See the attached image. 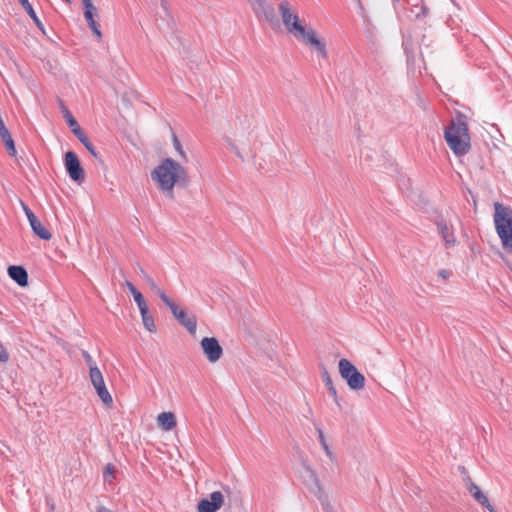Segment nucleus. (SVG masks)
<instances>
[{
    "label": "nucleus",
    "mask_w": 512,
    "mask_h": 512,
    "mask_svg": "<svg viewBox=\"0 0 512 512\" xmlns=\"http://www.w3.org/2000/svg\"><path fill=\"white\" fill-rule=\"evenodd\" d=\"M158 188L170 198L174 197V186H186L189 182L186 169L172 158H165L151 172Z\"/></svg>",
    "instance_id": "obj_1"
},
{
    "label": "nucleus",
    "mask_w": 512,
    "mask_h": 512,
    "mask_svg": "<svg viewBox=\"0 0 512 512\" xmlns=\"http://www.w3.org/2000/svg\"><path fill=\"white\" fill-rule=\"evenodd\" d=\"M493 221L502 248L512 254V208L499 202L494 203Z\"/></svg>",
    "instance_id": "obj_2"
},
{
    "label": "nucleus",
    "mask_w": 512,
    "mask_h": 512,
    "mask_svg": "<svg viewBox=\"0 0 512 512\" xmlns=\"http://www.w3.org/2000/svg\"><path fill=\"white\" fill-rule=\"evenodd\" d=\"M339 373L341 377L346 380L347 385L351 390H361L365 386V377L360 373L357 368L346 358L339 360Z\"/></svg>",
    "instance_id": "obj_3"
},
{
    "label": "nucleus",
    "mask_w": 512,
    "mask_h": 512,
    "mask_svg": "<svg viewBox=\"0 0 512 512\" xmlns=\"http://www.w3.org/2000/svg\"><path fill=\"white\" fill-rule=\"evenodd\" d=\"M279 12L281 14L283 24L288 32L301 37L306 34L307 30L300 24L298 15L291 11L290 3L288 1H282L280 3Z\"/></svg>",
    "instance_id": "obj_4"
},
{
    "label": "nucleus",
    "mask_w": 512,
    "mask_h": 512,
    "mask_svg": "<svg viewBox=\"0 0 512 512\" xmlns=\"http://www.w3.org/2000/svg\"><path fill=\"white\" fill-rule=\"evenodd\" d=\"M444 138L449 148L458 157L466 155L471 149L470 136H454L450 131H444Z\"/></svg>",
    "instance_id": "obj_5"
},
{
    "label": "nucleus",
    "mask_w": 512,
    "mask_h": 512,
    "mask_svg": "<svg viewBox=\"0 0 512 512\" xmlns=\"http://www.w3.org/2000/svg\"><path fill=\"white\" fill-rule=\"evenodd\" d=\"M64 164L69 177L78 183H82L85 179L84 169L82 168L78 156L73 151L65 154Z\"/></svg>",
    "instance_id": "obj_6"
},
{
    "label": "nucleus",
    "mask_w": 512,
    "mask_h": 512,
    "mask_svg": "<svg viewBox=\"0 0 512 512\" xmlns=\"http://www.w3.org/2000/svg\"><path fill=\"white\" fill-rule=\"evenodd\" d=\"M202 351L209 362H217L223 355V348L215 337H204L200 342Z\"/></svg>",
    "instance_id": "obj_7"
},
{
    "label": "nucleus",
    "mask_w": 512,
    "mask_h": 512,
    "mask_svg": "<svg viewBox=\"0 0 512 512\" xmlns=\"http://www.w3.org/2000/svg\"><path fill=\"white\" fill-rule=\"evenodd\" d=\"M224 504V496L220 491H214L209 498L201 499L197 504L198 512H217Z\"/></svg>",
    "instance_id": "obj_8"
},
{
    "label": "nucleus",
    "mask_w": 512,
    "mask_h": 512,
    "mask_svg": "<svg viewBox=\"0 0 512 512\" xmlns=\"http://www.w3.org/2000/svg\"><path fill=\"white\" fill-rule=\"evenodd\" d=\"M435 224L439 234L445 242V245L447 247L455 246L457 244V239L452 225L448 224V222L441 216L437 217Z\"/></svg>",
    "instance_id": "obj_9"
},
{
    "label": "nucleus",
    "mask_w": 512,
    "mask_h": 512,
    "mask_svg": "<svg viewBox=\"0 0 512 512\" xmlns=\"http://www.w3.org/2000/svg\"><path fill=\"white\" fill-rule=\"evenodd\" d=\"M444 131H450L454 136H470L466 117L462 113H457L456 116L450 120Z\"/></svg>",
    "instance_id": "obj_10"
},
{
    "label": "nucleus",
    "mask_w": 512,
    "mask_h": 512,
    "mask_svg": "<svg viewBox=\"0 0 512 512\" xmlns=\"http://www.w3.org/2000/svg\"><path fill=\"white\" fill-rule=\"evenodd\" d=\"M302 39L306 42V44L313 47L322 58H327L326 44L323 40L317 38L313 29H308L306 34L302 36Z\"/></svg>",
    "instance_id": "obj_11"
},
{
    "label": "nucleus",
    "mask_w": 512,
    "mask_h": 512,
    "mask_svg": "<svg viewBox=\"0 0 512 512\" xmlns=\"http://www.w3.org/2000/svg\"><path fill=\"white\" fill-rule=\"evenodd\" d=\"M467 489L472 495V497L482 506L486 507L490 512H495L493 506L489 503L488 498L486 495L481 491V489L472 482V480L468 477L467 478Z\"/></svg>",
    "instance_id": "obj_12"
},
{
    "label": "nucleus",
    "mask_w": 512,
    "mask_h": 512,
    "mask_svg": "<svg viewBox=\"0 0 512 512\" xmlns=\"http://www.w3.org/2000/svg\"><path fill=\"white\" fill-rule=\"evenodd\" d=\"M8 275L19 286L25 287L28 285V273L22 266L12 265L8 268Z\"/></svg>",
    "instance_id": "obj_13"
},
{
    "label": "nucleus",
    "mask_w": 512,
    "mask_h": 512,
    "mask_svg": "<svg viewBox=\"0 0 512 512\" xmlns=\"http://www.w3.org/2000/svg\"><path fill=\"white\" fill-rule=\"evenodd\" d=\"M176 320L184 326L189 333L195 334L197 329V320L194 315H188L185 310L179 311Z\"/></svg>",
    "instance_id": "obj_14"
},
{
    "label": "nucleus",
    "mask_w": 512,
    "mask_h": 512,
    "mask_svg": "<svg viewBox=\"0 0 512 512\" xmlns=\"http://www.w3.org/2000/svg\"><path fill=\"white\" fill-rule=\"evenodd\" d=\"M95 388L97 395L101 399V401L107 406L111 407L113 405V399L108 389L106 388L105 382H99L97 384H92Z\"/></svg>",
    "instance_id": "obj_15"
},
{
    "label": "nucleus",
    "mask_w": 512,
    "mask_h": 512,
    "mask_svg": "<svg viewBox=\"0 0 512 512\" xmlns=\"http://www.w3.org/2000/svg\"><path fill=\"white\" fill-rule=\"evenodd\" d=\"M158 424L166 431L173 429L176 426L175 415L171 412H162L158 416Z\"/></svg>",
    "instance_id": "obj_16"
},
{
    "label": "nucleus",
    "mask_w": 512,
    "mask_h": 512,
    "mask_svg": "<svg viewBox=\"0 0 512 512\" xmlns=\"http://www.w3.org/2000/svg\"><path fill=\"white\" fill-rule=\"evenodd\" d=\"M30 226H31L33 232L40 239L50 240L52 238V234L50 233V231L43 226V224L41 223V221L38 218H36L34 221H32L30 223Z\"/></svg>",
    "instance_id": "obj_17"
},
{
    "label": "nucleus",
    "mask_w": 512,
    "mask_h": 512,
    "mask_svg": "<svg viewBox=\"0 0 512 512\" xmlns=\"http://www.w3.org/2000/svg\"><path fill=\"white\" fill-rule=\"evenodd\" d=\"M23 9L27 12V14L31 17L35 25L43 32L45 33L44 26L38 16L36 15L32 5L29 3L28 0H18Z\"/></svg>",
    "instance_id": "obj_18"
},
{
    "label": "nucleus",
    "mask_w": 512,
    "mask_h": 512,
    "mask_svg": "<svg viewBox=\"0 0 512 512\" xmlns=\"http://www.w3.org/2000/svg\"><path fill=\"white\" fill-rule=\"evenodd\" d=\"M252 5V8L256 14L263 13L268 18L272 15L273 9L271 7H266L265 0H248Z\"/></svg>",
    "instance_id": "obj_19"
},
{
    "label": "nucleus",
    "mask_w": 512,
    "mask_h": 512,
    "mask_svg": "<svg viewBox=\"0 0 512 512\" xmlns=\"http://www.w3.org/2000/svg\"><path fill=\"white\" fill-rule=\"evenodd\" d=\"M59 103H60V107H61V111L63 113V117L65 118L66 120V123L67 125L71 128V127H74V126H77L78 122L77 120L74 118V116L71 114V112L69 111V109L66 107V105L64 104V102L62 100H59Z\"/></svg>",
    "instance_id": "obj_20"
},
{
    "label": "nucleus",
    "mask_w": 512,
    "mask_h": 512,
    "mask_svg": "<svg viewBox=\"0 0 512 512\" xmlns=\"http://www.w3.org/2000/svg\"><path fill=\"white\" fill-rule=\"evenodd\" d=\"M160 299L164 302L166 306L169 307L171 313L176 318V315L179 313V311H182L183 309H180L178 305L169 298L166 293H160Z\"/></svg>",
    "instance_id": "obj_21"
},
{
    "label": "nucleus",
    "mask_w": 512,
    "mask_h": 512,
    "mask_svg": "<svg viewBox=\"0 0 512 512\" xmlns=\"http://www.w3.org/2000/svg\"><path fill=\"white\" fill-rule=\"evenodd\" d=\"M160 299L164 302L166 306L169 307L171 313L176 318V315L179 313V311H182L183 309H180L178 305L169 298L166 293H160Z\"/></svg>",
    "instance_id": "obj_22"
},
{
    "label": "nucleus",
    "mask_w": 512,
    "mask_h": 512,
    "mask_svg": "<svg viewBox=\"0 0 512 512\" xmlns=\"http://www.w3.org/2000/svg\"><path fill=\"white\" fill-rule=\"evenodd\" d=\"M141 317H142V322H143L144 327L149 332H152V333L156 332V325H155L154 318H153L152 314L150 313V311L146 312L145 314H141Z\"/></svg>",
    "instance_id": "obj_23"
},
{
    "label": "nucleus",
    "mask_w": 512,
    "mask_h": 512,
    "mask_svg": "<svg viewBox=\"0 0 512 512\" xmlns=\"http://www.w3.org/2000/svg\"><path fill=\"white\" fill-rule=\"evenodd\" d=\"M317 432H318V439H319L321 446L323 447L326 455L332 460L334 458V455L326 442V439H325L322 429L318 428Z\"/></svg>",
    "instance_id": "obj_24"
},
{
    "label": "nucleus",
    "mask_w": 512,
    "mask_h": 512,
    "mask_svg": "<svg viewBox=\"0 0 512 512\" xmlns=\"http://www.w3.org/2000/svg\"><path fill=\"white\" fill-rule=\"evenodd\" d=\"M89 376L92 384H97L99 382L104 381L103 375L98 367H91L89 370Z\"/></svg>",
    "instance_id": "obj_25"
},
{
    "label": "nucleus",
    "mask_w": 512,
    "mask_h": 512,
    "mask_svg": "<svg viewBox=\"0 0 512 512\" xmlns=\"http://www.w3.org/2000/svg\"><path fill=\"white\" fill-rule=\"evenodd\" d=\"M173 145H174V148L175 150L179 153V155L181 156V158L184 160V161H187V155L185 153V151L183 150L182 148V145L178 139V137L176 136V134H173Z\"/></svg>",
    "instance_id": "obj_26"
},
{
    "label": "nucleus",
    "mask_w": 512,
    "mask_h": 512,
    "mask_svg": "<svg viewBox=\"0 0 512 512\" xmlns=\"http://www.w3.org/2000/svg\"><path fill=\"white\" fill-rule=\"evenodd\" d=\"M82 6L84 13H97V8L94 6L92 0H82Z\"/></svg>",
    "instance_id": "obj_27"
},
{
    "label": "nucleus",
    "mask_w": 512,
    "mask_h": 512,
    "mask_svg": "<svg viewBox=\"0 0 512 512\" xmlns=\"http://www.w3.org/2000/svg\"><path fill=\"white\" fill-rule=\"evenodd\" d=\"M135 302L137 303V306L140 310V314H145L146 312L149 311V308H148V305L144 299V297H137V300H135Z\"/></svg>",
    "instance_id": "obj_28"
},
{
    "label": "nucleus",
    "mask_w": 512,
    "mask_h": 512,
    "mask_svg": "<svg viewBox=\"0 0 512 512\" xmlns=\"http://www.w3.org/2000/svg\"><path fill=\"white\" fill-rule=\"evenodd\" d=\"M126 286L129 289V291L132 293L134 300H137V297L141 298L143 297L142 293L137 290V288L134 286V284L130 281H126Z\"/></svg>",
    "instance_id": "obj_29"
},
{
    "label": "nucleus",
    "mask_w": 512,
    "mask_h": 512,
    "mask_svg": "<svg viewBox=\"0 0 512 512\" xmlns=\"http://www.w3.org/2000/svg\"><path fill=\"white\" fill-rule=\"evenodd\" d=\"M148 284L150 285V288L155 294L160 298V293H165L161 288L158 287V285L153 281L152 278L146 277Z\"/></svg>",
    "instance_id": "obj_30"
},
{
    "label": "nucleus",
    "mask_w": 512,
    "mask_h": 512,
    "mask_svg": "<svg viewBox=\"0 0 512 512\" xmlns=\"http://www.w3.org/2000/svg\"><path fill=\"white\" fill-rule=\"evenodd\" d=\"M82 356L87 364V366L89 367V370L91 369V367H97L95 361L93 360L92 356L87 352V351H83L82 352Z\"/></svg>",
    "instance_id": "obj_31"
},
{
    "label": "nucleus",
    "mask_w": 512,
    "mask_h": 512,
    "mask_svg": "<svg viewBox=\"0 0 512 512\" xmlns=\"http://www.w3.org/2000/svg\"><path fill=\"white\" fill-rule=\"evenodd\" d=\"M84 147L89 151V153L96 159H100L99 153L95 150V147L91 143L90 140L86 144H84Z\"/></svg>",
    "instance_id": "obj_32"
},
{
    "label": "nucleus",
    "mask_w": 512,
    "mask_h": 512,
    "mask_svg": "<svg viewBox=\"0 0 512 512\" xmlns=\"http://www.w3.org/2000/svg\"><path fill=\"white\" fill-rule=\"evenodd\" d=\"M22 206H23V210H24V212H25V214H26V216H27V218H28L29 223H31L32 221H34V220L37 218V216H36V215L32 212V210H31V209H30L26 204H24L23 202H22Z\"/></svg>",
    "instance_id": "obj_33"
},
{
    "label": "nucleus",
    "mask_w": 512,
    "mask_h": 512,
    "mask_svg": "<svg viewBox=\"0 0 512 512\" xmlns=\"http://www.w3.org/2000/svg\"><path fill=\"white\" fill-rule=\"evenodd\" d=\"M322 378H323V382L327 388L334 386L332 378L326 369H324V371L322 373Z\"/></svg>",
    "instance_id": "obj_34"
},
{
    "label": "nucleus",
    "mask_w": 512,
    "mask_h": 512,
    "mask_svg": "<svg viewBox=\"0 0 512 512\" xmlns=\"http://www.w3.org/2000/svg\"><path fill=\"white\" fill-rule=\"evenodd\" d=\"M9 359V355L4 346L0 343V362L5 363Z\"/></svg>",
    "instance_id": "obj_35"
},
{
    "label": "nucleus",
    "mask_w": 512,
    "mask_h": 512,
    "mask_svg": "<svg viewBox=\"0 0 512 512\" xmlns=\"http://www.w3.org/2000/svg\"><path fill=\"white\" fill-rule=\"evenodd\" d=\"M328 389V392L329 394L333 397L335 403L340 406V403H339V399H338V395H337V391H336V388L335 386H331Z\"/></svg>",
    "instance_id": "obj_36"
},
{
    "label": "nucleus",
    "mask_w": 512,
    "mask_h": 512,
    "mask_svg": "<svg viewBox=\"0 0 512 512\" xmlns=\"http://www.w3.org/2000/svg\"><path fill=\"white\" fill-rule=\"evenodd\" d=\"M114 474H115L114 467L111 464L106 465L105 470H104V476L105 477L110 476L113 478Z\"/></svg>",
    "instance_id": "obj_37"
},
{
    "label": "nucleus",
    "mask_w": 512,
    "mask_h": 512,
    "mask_svg": "<svg viewBox=\"0 0 512 512\" xmlns=\"http://www.w3.org/2000/svg\"><path fill=\"white\" fill-rule=\"evenodd\" d=\"M71 131L77 138H80L84 134L79 124H77V126L71 127Z\"/></svg>",
    "instance_id": "obj_38"
},
{
    "label": "nucleus",
    "mask_w": 512,
    "mask_h": 512,
    "mask_svg": "<svg viewBox=\"0 0 512 512\" xmlns=\"http://www.w3.org/2000/svg\"><path fill=\"white\" fill-rule=\"evenodd\" d=\"M227 142H228V145H229V147L231 148V150H232V151H233V152H234L238 157L242 158V156H241V154H240V152H239V150H238V147H237V146H236V145H235L231 140H229V139L227 140Z\"/></svg>",
    "instance_id": "obj_39"
},
{
    "label": "nucleus",
    "mask_w": 512,
    "mask_h": 512,
    "mask_svg": "<svg viewBox=\"0 0 512 512\" xmlns=\"http://www.w3.org/2000/svg\"><path fill=\"white\" fill-rule=\"evenodd\" d=\"M96 15H97V13H91V12L84 13V17H85L87 23L94 21L95 20L94 17Z\"/></svg>",
    "instance_id": "obj_40"
},
{
    "label": "nucleus",
    "mask_w": 512,
    "mask_h": 512,
    "mask_svg": "<svg viewBox=\"0 0 512 512\" xmlns=\"http://www.w3.org/2000/svg\"><path fill=\"white\" fill-rule=\"evenodd\" d=\"M159 1L161 3V7L163 8V11L165 12V14L167 16H169V11H168V8H167L166 0H159Z\"/></svg>",
    "instance_id": "obj_41"
},
{
    "label": "nucleus",
    "mask_w": 512,
    "mask_h": 512,
    "mask_svg": "<svg viewBox=\"0 0 512 512\" xmlns=\"http://www.w3.org/2000/svg\"><path fill=\"white\" fill-rule=\"evenodd\" d=\"M438 275L443 279H447L449 277V272L443 269L438 272Z\"/></svg>",
    "instance_id": "obj_42"
},
{
    "label": "nucleus",
    "mask_w": 512,
    "mask_h": 512,
    "mask_svg": "<svg viewBox=\"0 0 512 512\" xmlns=\"http://www.w3.org/2000/svg\"><path fill=\"white\" fill-rule=\"evenodd\" d=\"M92 31L97 36V38L100 40L101 37H102V33L100 31V27H97V28L93 29Z\"/></svg>",
    "instance_id": "obj_43"
},
{
    "label": "nucleus",
    "mask_w": 512,
    "mask_h": 512,
    "mask_svg": "<svg viewBox=\"0 0 512 512\" xmlns=\"http://www.w3.org/2000/svg\"><path fill=\"white\" fill-rule=\"evenodd\" d=\"M78 140L84 145V144H86L88 142L89 138L84 133L80 138H78Z\"/></svg>",
    "instance_id": "obj_44"
},
{
    "label": "nucleus",
    "mask_w": 512,
    "mask_h": 512,
    "mask_svg": "<svg viewBox=\"0 0 512 512\" xmlns=\"http://www.w3.org/2000/svg\"><path fill=\"white\" fill-rule=\"evenodd\" d=\"M88 26H89V28H90L91 30H93V29H95V28L99 27V24L96 22V20H94V21H92V22H89V23H88Z\"/></svg>",
    "instance_id": "obj_45"
},
{
    "label": "nucleus",
    "mask_w": 512,
    "mask_h": 512,
    "mask_svg": "<svg viewBox=\"0 0 512 512\" xmlns=\"http://www.w3.org/2000/svg\"><path fill=\"white\" fill-rule=\"evenodd\" d=\"M315 483H316L317 486H319V482H318L317 478H315ZM318 488L320 489V487H318Z\"/></svg>",
    "instance_id": "obj_46"
},
{
    "label": "nucleus",
    "mask_w": 512,
    "mask_h": 512,
    "mask_svg": "<svg viewBox=\"0 0 512 512\" xmlns=\"http://www.w3.org/2000/svg\"><path fill=\"white\" fill-rule=\"evenodd\" d=\"M358 2H359V5H360L361 9H363L362 2L360 0H358Z\"/></svg>",
    "instance_id": "obj_47"
},
{
    "label": "nucleus",
    "mask_w": 512,
    "mask_h": 512,
    "mask_svg": "<svg viewBox=\"0 0 512 512\" xmlns=\"http://www.w3.org/2000/svg\"><path fill=\"white\" fill-rule=\"evenodd\" d=\"M66 3L70 4L71 0H64Z\"/></svg>",
    "instance_id": "obj_48"
}]
</instances>
